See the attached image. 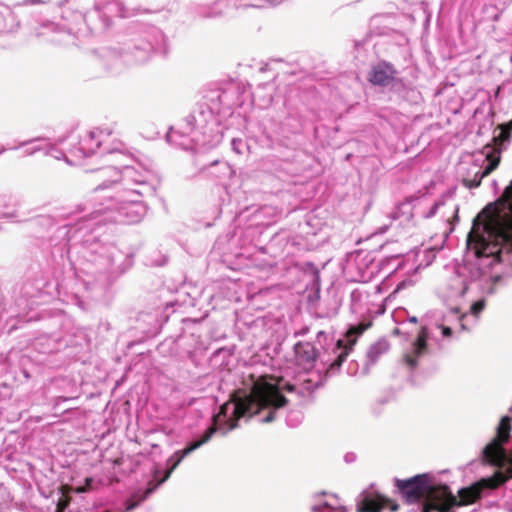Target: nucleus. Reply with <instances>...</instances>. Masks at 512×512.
Returning a JSON list of instances; mask_svg holds the SVG:
<instances>
[{"mask_svg":"<svg viewBox=\"0 0 512 512\" xmlns=\"http://www.w3.org/2000/svg\"><path fill=\"white\" fill-rule=\"evenodd\" d=\"M104 201L91 212L89 218L79 223L77 234L85 237L79 246L71 244L76 251L75 275L87 297L98 300L104 297L112 284L134 264V252L121 250L112 243H103L93 232L102 223L135 224L146 214L141 197L129 192L106 195Z\"/></svg>","mask_w":512,"mask_h":512,"instance_id":"1","label":"nucleus"},{"mask_svg":"<svg viewBox=\"0 0 512 512\" xmlns=\"http://www.w3.org/2000/svg\"><path fill=\"white\" fill-rule=\"evenodd\" d=\"M288 400L275 389H255L251 393H234L231 399L219 408V412L213 416L214 427H209L199 437L187 442L183 449L178 450L184 458L195 450L208 443L215 432H222L223 435L237 427L241 418L249 419L260 415L262 411L266 414L260 418L263 423L272 422L277 411L287 404Z\"/></svg>","mask_w":512,"mask_h":512,"instance_id":"2","label":"nucleus"},{"mask_svg":"<svg viewBox=\"0 0 512 512\" xmlns=\"http://www.w3.org/2000/svg\"><path fill=\"white\" fill-rule=\"evenodd\" d=\"M120 47H101L95 51L98 61L105 69L116 67L121 59L125 62L142 64L154 53L167 54V39L163 32L142 22L131 23L124 34Z\"/></svg>","mask_w":512,"mask_h":512,"instance_id":"3","label":"nucleus"},{"mask_svg":"<svg viewBox=\"0 0 512 512\" xmlns=\"http://www.w3.org/2000/svg\"><path fill=\"white\" fill-rule=\"evenodd\" d=\"M469 317L468 314L461 313L458 306L452 307L447 313L442 310L427 312L425 324L404 355L406 365L415 369L428 360L431 354L428 341H435L441 348L440 341L451 339L453 333L458 331H468Z\"/></svg>","mask_w":512,"mask_h":512,"instance_id":"4","label":"nucleus"},{"mask_svg":"<svg viewBox=\"0 0 512 512\" xmlns=\"http://www.w3.org/2000/svg\"><path fill=\"white\" fill-rule=\"evenodd\" d=\"M108 151L115 153L113 157L116 165H109L100 170L103 175H109L111 179L99 184L94 190L96 193L119 183L131 196L143 197L154 194L155 187L152 183L154 173L150 167L125 154L120 147Z\"/></svg>","mask_w":512,"mask_h":512,"instance_id":"5","label":"nucleus"},{"mask_svg":"<svg viewBox=\"0 0 512 512\" xmlns=\"http://www.w3.org/2000/svg\"><path fill=\"white\" fill-rule=\"evenodd\" d=\"M232 98V93L228 90H212L195 105L183 123L187 129L202 135L199 139L195 138L196 141L208 147H216L220 144L222 134L219 131V121L216 116L225 109L230 110L233 107Z\"/></svg>","mask_w":512,"mask_h":512,"instance_id":"6","label":"nucleus"},{"mask_svg":"<svg viewBox=\"0 0 512 512\" xmlns=\"http://www.w3.org/2000/svg\"><path fill=\"white\" fill-rule=\"evenodd\" d=\"M364 330V327L350 325L343 338L338 339L322 356H320L319 350L314 344L310 342H298L294 346L296 358L302 364L312 365L317 357H320L321 362L326 367V374L332 376L339 371L342 363L352 351Z\"/></svg>","mask_w":512,"mask_h":512,"instance_id":"7","label":"nucleus"},{"mask_svg":"<svg viewBox=\"0 0 512 512\" xmlns=\"http://www.w3.org/2000/svg\"><path fill=\"white\" fill-rule=\"evenodd\" d=\"M510 141L511 131L504 126H498L494 130L491 143L486 144L474 156L473 163L465 169V172L462 174V184L469 189L479 187L482 179L499 166L501 154L508 148Z\"/></svg>","mask_w":512,"mask_h":512,"instance_id":"8","label":"nucleus"},{"mask_svg":"<svg viewBox=\"0 0 512 512\" xmlns=\"http://www.w3.org/2000/svg\"><path fill=\"white\" fill-rule=\"evenodd\" d=\"M478 257H490L494 263L512 266V215L500 220L494 231L482 236L476 247Z\"/></svg>","mask_w":512,"mask_h":512,"instance_id":"9","label":"nucleus"},{"mask_svg":"<svg viewBox=\"0 0 512 512\" xmlns=\"http://www.w3.org/2000/svg\"><path fill=\"white\" fill-rule=\"evenodd\" d=\"M397 492L408 504L426 502L438 493L432 473L417 474L407 479H394Z\"/></svg>","mask_w":512,"mask_h":512,"instance_id":"10","label":"nucleus"},{"mask_svg":"<svg viewBox=\"0 0 512 512\" xmlns=\"http://www.w3.org/2000/svg\"><path fill=\"white\" fill-rule=\"evenodd\" d=\"M62 22L58 26L69 35L78 36L83 34L82 26L86 25L90 33L105 30L110 23L108 17H102L98 7L83 14L78 10L64 9L61 14Z\"/></svg>","mask_w":512,"mask_h":512,"instance_id":"11","label":"nucleus"},{"mask_svg":"<svg viewBox=\"0 0 512 512\" xmlns=\"http://www.w3.org/2000/svg\"><path fill=\"white\" fill-rule=\"evenodd\" d=\"M112 134L113 131L110 127L94 128L87 131L80 136L77 145L71 148L69 153L79 159L89 157L95 154L97 150H100L101 154L113 156L115 153L108 150H114L116 147L122 146V143L119 142L112 147L109 142Z\"/></svg>","mask_w":512,"mask_h":512,"instance_id":"12","label":"nucleus"},{"mask_svg":"<svg viewBox=\"0 0 512 512\" xmlns=\"http://www.w3.org/2000/svg\"><path fill=\"white\" fill-rule=\"evenodd\" d=\"M512 417L505 415L497 426L496 436L483 448L482 457L486 464L491 466L501 465L508 457L505 445L511 438Z\"/></svg>","mask_w":512,"mask_h":512,"instance_id":"13","label":"nucleus"},{"mask_svg":"<svg viewBox=\"0 0 512 512\" xmlns=\"http://www.w3.org/2000/svg\"><path fill=\"white\" fill-rule=\"evenodd\" d=\"M201 136L197 131L187 129L184 124L181 129L170 128L166 134V140L184 150L199 151L211 149L212 147H208V145L195 140V138L199 139Z\"/></svg>","mask_w":512,"mask_h":512,"instance_id":"14","label":"nucleus"},{"mask_svg":"<svg viewBox=\"0 0 512 512\" xmlns=\"http://www.w3.org/2000/svg\"><path fill=\"white\" fill-rule=\"evenodd\" d=\"M398 507L399 505L390 499L381 495H373L368 491L361 492L356 498L357 512H382L383 509L396 511Z\"/></svg>","mask_w":512,"mask_h":512,"instance_id":"15","label":"nucleus"},{"mask_svg":"<svg viewBox=\"0 0 512 512\" xmlns=\"http://www.w3.org/2000/svg\"><path fill=\"white\" fill-rule=\"evenodd\" d=\"M398 75L393 64L385 60L375 64L369 74V81L375 85L385 88Z\"/></svg>","mask_w":512,"mask_h":512,"instance_id":"16","label":"nucleus"},{"mask_svg":"<svg viewBox=\"0 0 512 512\" xmlns=\"http://www.w3.org/2000/svg\"><path fill=\"white\" fill-rule=\"evenodd\" d=\"M348 265H355L359 274L358 281H366V279L370 278L373 274V271H368L370 265H373V259L370 257L369 253L359 251L351 254L348 258Z\"/></svg>","mask_w":512,"mask_h":512,"instance_id":"17","label":"nucleus"},{"mask_svg":"<svg viewBox=\"0 0 512 512\" xmlns=\"http://www.w3.org/2000/svg\"><path fill=\"white\" fill-rule=\"evenodd\" d=\"M471 284L472 282L468 283L463 274H455L450 278L447 285V298L451 300L462 298L470 289Z\"/></svg>","mask_w":512,"mask_h":512,"instance_id":"18","label":"nucleus"},{"mask_svg":"<svg viewBox=\"0 0 512 512\" xmlns=\"http://www.w3.org/2000/svg\"><path fill=\"white\" fill-rule=\"evenodd\" d=\"M389 350V343L386 340H379L372 344L367 353L366 360L362 368V374L366 375L369 373L371 366L376 364L381 355L385 354Z\"/></svg>","mask_w":512,"mask_h":512,"instance_id":"19","label":"nucleus"},{"mask_svg":"<svg viewBox=\"0 0 512 512\" xmlns=\"http://www.w3.org/2000/svg\"><path fill=\"white\" fill-rule=\"evenodd\" d=\"M31 347L39 353L50 354L59 349L58 339L52 335L41 334L31 341Z\"/></svg>","mask_w":512,"mask_h":512,"instance_id":"20","label":"nucleus"},{"mask_svg":"<svg viewBox=\"0 0 512 512\" xmlns=\"http://www.w3.org/2000/svg\"><path fill=\"white\" fill-rule=\"evenodd\" d=\"M307 271L306 275L310 278L306 287L310 290V294L308 295V299L310 302L314 300H319L320 292H321V279L319 270L315 267L313 263H307Z\"/></svg>","mask_w":512,"mask_h":512,"instance_id":"21","label":"nucleus"},{"mask_svg":"<svg viewBox=\"0 0 512 512\" xmlns=\"http://www.w3.org/2000/svg\"><path fill=\"white\" fill-rule=\"evenodd\" d=\"M19 26V21L8 6H0V33L12 32Z\"/></svg>","mask_w":512,"mask_h":512,"instance_id":"22","label":"nucleus"},{"mask_svg":"<svg viewBox=\"0 0 512 512\" xmlns=\"http://www.w3.org/2000/svg\"><path fill=\"white\" fill-rule=\"evenodd\" d=\"M46 142H47L46 138L36 137V138L29 139L26 141H21V142H19V144L17 146L12 147L11 149H19L21 147L32 145L31 147H28L24 150V154L26 156H32V155L36 154L37 152H45Z\"/></svg>","mask_w":512,"mask_h":512,"instance_id":"23","label":"nucleus"},{"mask_svg":"<svg viewBox=\"0 0 512 512\" xmlns=\"http://www.w3.org/2000/svg\"><path fill=\"white\" fill-rule=\"evenodd\" d=\"M385 88L400 100L406 99L409 92H414L407 87L404 80L398 75Z\"/></svg>","mask_w":512,"mask_h":512,"instance_id":"24","label":"nucleus"},{"mask_svg":"<svg viewBox=\"0 0 512 512\" xmlns=\"http://www.w3.org/2000/svg\"><path fill=\"white\" fill-rule=\"evenodd\" d=\"M417 199L418 196L415 195L407 197L404 202L396 207L395 211L392 213V218L398 219L401 214L405 218V221H410L413 216L411 205Z\"/></svg>","mask_w":512,"mask_h":512,"instance_id":"25","label":"nucleus"},{"mask_svg":"<svg viewBox=\"0 0 512 512\" xmlns=\"http://www.w3.org/2000/svg\"><path fill=\"white\" fill-rule=\"evenodd\" d=\"M207 170L211 176L218 179H222L226 176H229L232 172L231 167L227 162L219 160L211 162Z\"/></svg>","mask_w":512,"mask_h":512,"instance_id":"26","label":"nucleus"},{"mask_svg":"<svg viewBox=\"0 0 512 512\" xmlns=\"http://www.w3.org/2000/svg\"><path fill=\"white\" fill-rule=\"evenodd\" d=\"M44 154L51 156L54 159L65 160L67 163H71L66 154L62 150L57 149L48 139L46 142V149Z\"/></svg>","mask_w":512,"mask_h":512,"instance_id":"27","label":"nucleus"},{"mask_svg":"<svg viewBox=\"0 0 512 512\" xmlns=\"http://www.w3.org/2000/svg\"><path fill=\"white\" fill-rule=\"evenodd\" d=\"M452 198V194L450 192H447L443 194L439 199H437L434 204L430 207L428 212L424 215L425 218L429 219L434 217L438 209L446 204V200Z\"/></svg>","mask_w":512,"mask_h":512,"instance_id":"28","label":"nucleus"},{"mask_svg":"<svg viewBox=\"0 0 512 512\" xmlns=\"http://www.w3.org/2000/svg\"><path fill=\"white\" fill-rule=\"evenodd\" d=\"M319 386V382H313L311 379H308L305 380L299 388H297V391L303 397H306L310 396Z\"/></svg>","mask_w":512,"mask_h":512,"instance_id":"29","label":"nucleus"},{"mask_svg":"<svg viewBox=\"0 0 512 512\" xmlns=\"http://www.w3.org/2000/svg\"><path fill=\"white\" fill-rule=\"evenodd\" d=\"M485 308V300L484 299H479L477 301H474L471 306H470V316H472V325H474L476 323V320L478 318V316L480 315V313L483 311V309Z\"/></svg>","mask_w":512,"mask_h":512,"instance_id":"30","label":"nucleus"},{"mask_svg":"<svg viewBox=\"0 0 512 512\" xmlns=\"http://www.w3.org/2000/svg\"><path fill=\"white\" fill-rule=\"evenodd\" d=\"M361 299H362V293L361 291L355 289L351 292L350 294V301H351V310L354 312V313H359L360 312V302H361Z\"/></svg>","mask_w":512,"mask_h":512,"instance_id":"31","label":"nucleus"},{"mask_svg":"<svg viewBox=\"0 0 512 512\" xmlns=\"http://www.w3.org/2000/svg\"><path fill=\"white\" fill-rule=\"evenodd\" d=\"M231 147L232 150L239 155L243 154L245 150L248 149L246 141L241 138H233L231 140Z\"/></svg>","mask_w":512,"mask_h":512,"instance_id":"32","label":"nucleus"},{"mask_svg":"<svg viewBox=\"0 0 512 512\" xmlns=\"http://www.w3.org/2000/svg\"><path fill=\"white\" fill-rule=\"evenodd\" d=\"M408 312L405 308H397L393 311L392 317L397 324H405Z\"/></svg>","mask_w":512,"mask_h":512,"instance_id":"33","label":"nucleus"},{"mask_svg":"<svg viewBox=\"0 0 512 512\" xmlns=\"http://www.w3.org/2000/svg\"><path fill=\"white\" fill-rule=\"evenodd\" d=\"M302 418L300 412H290L286 418V423L290 427H296L302 421Z\"/></svg>","mask_w":512,"mask_h":512,"instance_id":"34","label":"nucleus"},{"mask_svg":"<svg viewBox=\"0 0 512 512\" xmlns=\"http://www.w3.org/2000/svg\"><path fill=\"white\" fill-rule=\"evenodd\" d=\"M502 198L505 202V205L509 208H512V180L505 187L503 194H502Z\"/></svg>","mask_w":512,"mask_h":512,"instance_id":"35","label":"nucleus"},{"mask_svg":"<svg viewBox=\"0 0 512 512\" xmlns=\"http://www.w3.org/2000/svg\"><path fill=\"white\" fill-rule=\"evenodd\" d=\"M32 211H29L28 214H31ZM27 213L20 212V211H14L11 214H3L5 217H11L16 218V222H25L27 220L33 219V217H26Z\"/></svg>","mask_w":512,"mask_h":512,"instance_id":"36","label":"nucleus"},{"mask_svg":"<svg viewBox=\"0 0 512 512\" xmlns=\"http://www.w3.org/2000/svg\"><path fill=\"white\" fill-rule=\"evenodd\" d=\"M311 509L313 512H335V508L328 502H323L319 505H313Z\"/></svg>","mask_w":512,"mask_h":512,"instance_id":"37","label":"nucleus"},{"mask_svg":"<svg viewBox=\"0 0 512 512\" xmlns=\"http://www.w3.org/2000/svg\"><path fill=\"white\" fill-rule=\"evenodd\" d=\"M440 492L442 493V496L448 500H451V501H454L456 502L457 499L456 497L454 496L453 492L450 490V488L444 484V485H441V490Z\"/></svg>","mask_w":512,"mask_h":512,"instance_id":"38","label":"nucleus"},{"mask_svg":"<svg viewBox=\"0 0 512 512\" xmlns=\"http://www.w3.org/2000/svg\"><path fill=\"white\" fill-rule=\"evenodd\" d=\"M501 279L502 277L500 275L494 276L492 278V284L489 286L487 291L488 294H493L495 292L494 285L498 283Z\"/></svg>","mask_w":512,"mask_h":512,"instance_id":"39","label":"nucleus"},{"mask_svg":"<svg viewBox=\"0 0 512 512\" xmlns=\"http://www.w3.org/2000/svg\"><path fill=\"white\" fill-rule=\"evenodd\" d=\"M50 2H53L59 7H64L65 4L74 3L76 0H49Z\"/></svg>","mask_w":512,"mask_h":512,"instance_id":"40","label":"nucleus"},{"mask_svg":"<svg viewBox=\"0 0 512 512\" xmlns=\"http://www.w3.org/2000/svg\"><path fill=\"white\" fill-rule=\"evenodd\" d=\"M356 459V455L354 453H347L345 456H344V460L345 462L347 463H352L354 462Z\"/></svg>","mask_w":512,"mask_h":512,"instance_id":"41","label":"nucleus"},{"mask_svg":"<svg viewBox=\"0 0 512 512\" xmlns=\"http://www.w3.org/2000/svg\"><path fill=\"white\" fill-rule=\"evenodd\" d=\"M41 3H45L44 0H24L23 4L24 5H35V4H41Z\"/></svg>","mask_w":512,"mask_h":512,"instance_id":"42","label":"nucleus"},{"mask_svg":"<svg viewBox=\"0 0 512 512\" xmlns=\"http://www.w3.org/2000/svg\"><path fill=\"white\" fill-rule=\"evenodd\" d=\"M458 211H459L458 206L454 205V207H453V212H454L453 221L454 222H458L459 221Z\"/></svg>","mask_w":512,"mask_h":512,"instance_id":"43","label":"nucleus"},{"mask_svg":"<svg viewBox=\"0 0 512 512\" xmlns=\"http://www.w3.org/2000/svg\"><path fill=\"white\" fill-rule=\"evenodd\" d=\"M409 333H410L409 331H407V330L403 331L401 328H398V327L393 330V334H406V335H408Z\"/></svg>","mask_w":512,"mask_h":512,"instance_id":"44","label":"nucleus"},{"mask_svg":"<svg viewBox=\"0 0 512 512\" xmlns=\"http://www.w3.org/2000/svg\"><path fill=\"white\" fill-rule=\"evenodd\" d=\"M407 320H408L409 323H412V324H417V322H418V319H417L416 316H409L408 315L407 316Z\"/></svg>","mask_w":512,"mask_h":512,"instance_id":"45","label":"nucleus"},{"mask_svg":"<svg viewBox=\"0 0 512 512\" xmlns=\"http://www.w3.org/2000/svg\"><path fill=\"white\" fill-rule=\"evenodd\" d=\"M321 337H326V335H325V333L323 331H319L317 333V340H318L319 343H320Z\"/></svg>","mask_w":512,"mask_h":512,"instance_id":"46","label":"nucleus"},{"mask_svg":"<svg viewBox=\"0 0 512 512\" xmlns=\"http://www.w3.org/2000/svg\"><path fill=\"white\" fill-rule=\"evenodd\" d=\"M493 21H498L499 19V14L496 13L493 17H492Z\"/></svg>","mask_w":512,"mask_h":512,"instance_id":"47","label":"nucleus"},{"mask_svg":"<svg viewBox=\"0 0 512 512\" xmlns=\"http://www.w3.org/2000/svg\"><path fill=\"white\" fill-rule=\"evenodd\" d=\"M471 500H472V499H465V498H462V499H461V501H462V502H464V503H465V502H470Z\"/></svg>","mask_w":512,"mask_h":512,"instance_id":"48","label":"nucleus"},{"mask_svg":"<svg viewBox=\"0 0 512 512\" xmlns=\"http://www.w3.org/2000/svg\"><path fill=\"white\" fill-rule=\"evenodd\" d=\"M4 151H6V148H5V147H2V148L0 149V155H1Z\"/></svg>","mask_w":512,"mask_h":512,"instance_id":"49","label":"nucleus"},{"mask_svg":"<svg viewBox=\"0 0 512 512\" xmlns=\"http://www.w3.org/2000/svg\"><path fill=\"white\" fill-rule=\"evenodd\" d=\"M469 283H471V281H470ZM474 284H476V286H479V283H476L475 281H472V284L470 285V287H471L472 285H474Z\"/></svg>","mask_w":512,"mask_h":512,"instance_id":"50","label":"nucleus"},{"mask_svg":"<svg viewBox=\"0 0 512 512\" xmlns=\"http://www.w3.org/2000/svg\"><path fill=\"white\" fill-rule=\"evenodd\" d=\"M459 492H461V493H465V492H466V489H465V488H461V489L459 490Z\"/></svg>","mask_w":512,"mask_h":512,"instance_id":"51","label":"nucleus"},{"mask_svg":"<svg viewBox=\"0 0 512 512\" xmlns=\"http://www.w3.org/2000/svg\"><path fill=\"white\" fill-rule=\"evenodd\" d=\"M292 389H289L290 392H293L296 388L294 386H291Z\"/></svg>","mask_w":512,"mask_h":512,"instance_id":"52","label":"nucleus"}]
</instances>
